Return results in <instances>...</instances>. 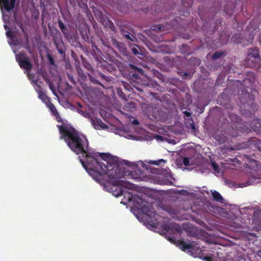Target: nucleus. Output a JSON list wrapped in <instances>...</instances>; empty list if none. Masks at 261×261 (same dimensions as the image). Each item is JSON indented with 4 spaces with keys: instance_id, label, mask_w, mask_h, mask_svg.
<instances>
[{
    "instance_id": "20e7f679",
    "label": "nucleus",
    "mask_w": 261,
    "mask_h": 261,
    "mask_svg": "<svg viewBox=\"0 0 261 261\" xmlns=\"http://www.w3.org/2000/svg\"><path fill=\"white\" fill-rule=\"evenodd\" d=\"M180 249L193 256H195L196 254L199 253L201 250L199 247L197 246V244L194 242L185 243L182 242L179 245Z\"/></svg>"
},
{
    "instance_id": "6ab92c4d",
    "label": "nucleus",
    "mask_w": 261,
    "mask_h": 261,
    "mask_svg": "<svg viewBox=\"0 0 261 261\" xmlns=\"http://www.w3.org/2000/svg\"><path fill=\"white\" fill-rule=\"evenodd\" d=\"M132 50L135 55H137L140 54V53H139L140 50L138 48L133 47V48H132Z\"/></svg>"
},
{
    "instance_id": "7c9ffc66",
    "label": "nucleus",
    "mask_w": 261,
    "mask_h": 261,
    "mask_svg": "<svg viewBox=\"0 0 261 261\" xmlns=\"http://www.w3.org/2000/svg\"><path fill=\"white\" fill-rule=\"evenodd\" d=\"M206 193L207 194H210V192L208 191H206Z\"/></svg>"
},
{
    "instance_id": "2eb2a0df",
    "label": "nucleus",
    "mask_w": 261,
    "mask_h": 261,
    "mask_svg": "<svg viewBox=\"0 0 261 261\" xmlns=\"http://www.w3.org/2000/svg\"><path fill=\"white\" fill-rule=\"evenodd\" d=\"M165 161L163 159L160 160L159 161H150L149 163L154 164L156 165H159L161 163H165Z\"/></svg>"
},
{
    "instance_id": "4be33fe9",
    "label": "nucleus",
    "mask_w": 261,
    "mask_h": 261,
    "mask_svg": "<svg viewBox=\"0 0 261 261\" xmlns=\"http://www.w3.org/2000/svg\"><path fill=\"white\" fill-rule=\"evenodd\" d=\"M128 175H131L132 176L133 178H134V179H138L139 178V177H138V176H134L133 175V173H132V172H131L130 174L128 173Z\"/></svg>"
},
{
    "instance_id": "1a4fd4ad",
    "label": "nucleus",
    "mask_w": 261,
    "mask_h": 261,
    "mask_svg": "<svg viewBox=\"0 0 261 261\" xmlns=\"http://www.w3.org/2000/svg\"><path fill=\"white\" fill-rule=\"evenodd\" d=\"M214 200L223 203V198L221 194L217 191L211 190Z\"/></svg>"
},
{
    "instance_id": "f257e3e1",
    "label": "nucleus",
    "mask_w": 261,
    "mask_h": 261,
    "mask_svg": "<svg viewBox=\"0 0 261 261\" xmlns=\"http://www.w3.org/2000/svg\"><path fill=\"white\" fill-rule=\"evenodd\" d=\"M61 136L69 147L79 156L80 161L88 174L96 181L103 185L104 189L112 193L115 197L124 195L121 203H131L134 208L141 210L150 226L158 227L161 217L155 213L152 204L147 202L138 195L133 196L126 189L134 188V185L123 180L127 175L123 165L133 169L146 166L142 161L130 162L127 160L120 161L118 158L110 153H99L88 148V142L86 137L77 132L70 126L63 124L58 126Z\"/></svg>"
},
{
    "instance_id": "412c9836",
    "label": "nucleus",
    "mask_w": 261,
    "mask_h": 261,
    "mask_svg": "<svg viewBox=\"0 0 261 261\" xmlns=\"http://www.w3.org/2000/svg\"><path fill=\"white\" fill-rule=\"evenodd\" d=\"M59 27L60 28V29L63 30V29H64V25L63 24V23L62 22H59Z\"/></svg>"
},
{
    "instance_id": "393cba45",
    "label": "nucleus",
    "mask_w": 261,
    "mask_h": 261,
    "mask_svg": "<svg viewBox=\"0 0 261 261\" xmlns=\"http://www.w3.org/2000/svg\"><path fill=\"white\" fill-rule=\"evenodd\" d=\"M109 24H110V27L111 28H112V27H113V24H112L111 22H109Z\"/></svg>"
},
{
    "instance_id": "c756f323",
    "label": "nucleus",
    "mask_w": 261,
    "mask_h": 261,
    "mask_svg": "<svg viewBox=\"0 0 261 261\" xmlns=\"http://www.w3.org/2000/svg\"><path fill=\"white\" fill-rule=\"evenodd\" d=\"M4 28H5V29L6 30H7V29H8V27H7V25H6V24H4Z\"/></svg>"
},
{
    "instance_id": "5701e85b",
    "label": "nucleus",
    "mask_w": 261,
    "mask_h": 261,
    "mask_svg": "<svg viewBox=\"0 0 261 261\" xmlns=\"http://www.w3.org/2000/svg\"><path fill=\"white\" fill-rule=\"evenodd\" d=\"M133 124H139V122H138V120H133Z\"/></svg>"
},
{
    "instance_id": "c85d7f7f",
    "label": "nucleus",
    "mask_w": 261,
    "mask_h": 261,
    "mask_svg": "<svg viewBox=\"0 0 261 261\" xmlns=\"http://www.w3.org/2000/svg\"><path fill=\"white\" fill-rule=\"evenodd\" d=\"M50 89L54 92L53 87L51 85H49Z\"/></svg>"
},
{
    "instance_id": "a211bd4d",
    "label": "nucleus",
    "mask_w": 261,
    "mask_h": 261,
    "mask_svg": "<svg viewBox=\"0 0 261 261\" xmlns=\"http://www.w3.org/2000/svg\"><path fill=\"white\" fill-rule=\"evenodd\" d=\"M182 161L184 165L186 166L191 165V164L190 163L189 159L187 158H184L182 160Z\"/></svg>"
},
{
    "instance_id": "b1692460",
    "label": "nucleus",
    "mask_w": 261,
    "mask_h": 261,
    "mask_svg": "<svg viewBox=\"0 0 261 261\" xmlns=\"http://www.w3.org/2000/svg\"><path fill=\"white\" fill-rule=\"evenodd\" d=\"M258 148L261 151V143L258 144Z\"/></svg>"
},
{
    "instance_id": "4468645a",
    "label": "nucleus",
    "mask_w": 261,
    "mask_h": 261,
    "mask_svg": "<svg viewBox=\"0 0 261 261\" xmlns=\"http://www.w3.org/2000/svg\"><path fill=\"white\" fill-rule=\"evenodd\" d=\"M232 211V214L233 215V216L231 217V219L232 220H234L237 218V216L240 213V212L237 208H233Z\"/></svg>"
},
{
    "instance_id": "9b49d317",
    "label": "nucleus",
    "mask_w": 261,
    "mask_h": 261,
    "mask_svg": "<svg viewBox=\"0 0 261 261\" xmlns=\"http://www.w3.org/2000/svg\"><path fill=\"white\" fill-rule=\"evenodd\" d=\"M15 0H0L1 7H14Z\"/></svg>"
},
{
    "instance_id": "7ed1b4c3",
    "label": "nucleus",
    "mask_w": 261,
    "mask_h": 261,
    "mask_svg": "<svg viewBox=\"0 0 261 261\" xmlns=\"http://www.w3.org/2000/svg\"><path fill=\"white\" fill-rule=\"evenodd\" d=\"M28 76L31 81H32V83L34 85V89L35 91L38 94V97L46 105L50 102L49 98L45 95V94L42 91L41 88L40 87V84H41V82H39L37 80H35L33 79L32 75L28 72Z\"/></svg>"
},
{
    "instance_id": "ddd939ff",
    "label": "nucleus",
    "mask_w": 261,
    "mask_h": 261,
    "mask_svg": "<svg viewBox=\"0 0 261 261\" xmlns=\"http://www.w3.org/2000/svg\"><path fill=\"white\" fill-rule=\"evenodd\" d=\"M77 113H79V114H80L81 115H82V116H83L85 118H88L90 119V118H91V117L90 116V115L87 112H84L82 110H81L80 109H77Z\"/></svg>"
},
{
    "instance_id": "f8f14e48",
    "label": "nucleus",
    "mask_w": 261,
    "mask_h": 261,
    "mask_svg": "<svg viewBox=\"0 0 261 261\" xmlns=\"http://www.w3.org/2000/svg\"><path fill=\"white\" fill-rule=\"evenodd\" d=\"M46 106L49 109L50 112L53 115L56 116L58 114L56 108L50 102L46 104Z\"/></svg>"
},
{
    "instance_id": "dca6fc26",
    "label": "nucleus",
    "mask_w": 261,
    "mask_h": 261,
    "mask_svg": "<svg viewBox=\"0 0 261 261\" xmlns=\"http://www.w3.org/2000/svg\"><path fill=\"white\" fill-rule=\"evenodd\" d=\"M222 52L220 51H217L214 54V55L212 56L213 59H217L219 58H220L221 55H222Z\"/></svg>"
},
{
    "instance_id": "bb28decb",
    "label": "nucleus",
    "mask_w": 261,
    "mask_h": 261,
    "mask_svg": "<svg viewBox=\"0 0 261 261\" xmlns=\"http://www.w3.org/2000/svg\"><path fill=\"white\" fill-rule=\"evenodd\" d=\"M252 127L253 128V129L255 130V131H258V129L257 128H255V127H253V126H252Z\"/></svg>"
},
{
    "instance_id": "9d476101",
    "label": "nucleus",
    "mask_w": 261,
    "mask_h": 261,
    "mask_svg": "<svg viewBox=\"0 0 261 261\" xmlns=\"http://www.w3.org/2000/svg\"><path fill=\"white\" fill-rule=\"evenodd\" d=\"M6 35H7V37L9 38V39L8 40V43L10 45H11V46L16 45L17 44V42L16 40L14 39V38L12 35V32H11L10 31H7Z\"/></svg>"
},
{
    "instance_id": "aec40b11",
    "label": "nucleus",
    "mask_w": 261,
    "mask_h": 261,
    "mask_svg": "<svg viewBox=\"0 0 261 261\" xmlns=\"http://www.w3.org/2000/svg\"><path fill=\"white\" fill-rule=\"evenodd\" d=\"M156 140H163V137L160 135H156L154 137Z\"/></svg>"
},
{
    "instance_id": "39448f33",
    "label": "nucleus",
    "mask_w": 261,
    "mask_h": 261,
    "mask_svg": "<svg viewBox=\"0 0 261 261\" xmlns=\"http://www.w3.org/2000/svg\"><path fill=\"white\" fill-rule=\"evenodd\" d=\"M16 60L21 68L26 70H29L32 68V64L25 54L22 53L16 54Z\"/></svg>"
},
{
    "instance_id": "6e6552de",
    "label": "nucleus",
    "mask_w": 261,
    "mask_h": 261,
    "mask_svg": "<svg viewBox=\"0 0 261 261\" xmlns=\"http://www.w3.org/2000/svg\"><path fill=\"white\" fill-rule=\"evenodd\" d=\"M211 167L214 170V174L216 176H220L222 175L223 170L222 168H219L218 165L215 162H211Z\"/></svg>"
},
{
    "instance_id": "2f4dec72",
    "label": "nucleus",
    "mask_w": 261,
    "mask_h": 261,
    "mask_svg": "<svg viewBox=\"0 0 261 261\" xmlns=\"http://www.w3.org/2000/svg\"><path fill=\"white\" fill-rule=\"evenodd\" d=\"M13 51H14V53L16 54V51H15V50L14 49H13Z\"/></svg>"
},
{
    "instance_id": "423d86ee",
    "label": "nucleus",
    "mask_w": 261,
    "mask_h": 261,
    "mask_svg": "<svg viewBox=\"0 0 261 261\" xmlns=\"http://www.w3.org/2000/svg\"><path fill=\"white\" fill-rule=\"evenodd\" d=\"M90 121L93 126L96 129H107L108 127L102 122L100 119L97 118H90Z\"/></svg>"
},
{
    "instance_id": "f03ea898",
    "label": "nucleus",
    "mask_w": 261,
    "mask_h": 261,
    "mask_svg": "<svg viewBox=\"0 0 261 261\" xmlns=\"http://www.w3.org/2000/svg\"><path fill=\"white\" fill-rule=\"evenodd\" d=\"M249 167L254 168L251 173L247 182L244 184H240L237 185L234 182L231 181H226V183L229 187L232 188H244L252 184H256L261 182V165L256 161H253Z\"/></svg>"
},
{
    "instance_id": "a878e982",
    "label": "nucleus",
    "mask_w": 261,
    "mask_h": 261,
    "mask_svg": "<svg viewBox=\"0 0 261 261\" xmlns=\"http://www.w3.org/2000/svg\"><path fill=\"white\" fill-rule=\"evenodd\" d=\"M191 127L193 129H195V125L194 124H191Z\"/></svg>"
},
{
    "instance_id": "cd10ccee",
    "label": "nucleus",
    "mask_w": 261,
    "mask_h": 261,
    "mask_svg": "<svg viewBox=\"0 0 261 261\" xmlns=\"http://www.w3.org/2000/svg\"><path fill=\"white\" fill-rule=\"evenodd\" d=\"M129 137H125L126 138H133V136L132 135H128Z\"/></svg>"
},
{
    "instance_id": "0eeeda50",
    "label": "nucleus",
    "mask_w": 261,
    "mask_h": 261,
    "mask_svg": "<svg viewBox=\"0 0 261 261\" xmlns=\"http://www.w3.org/2000/svg\"><path fill=\"white\" fill-rule=\"evenodd\" d=\"M251 58H254L256 61H259V56L257 48H254L250 50L248 54V58L250 59Z\"/></svg>"
},
{
    "instance_id": "f3484780",
    "label": "nucleus",
    "mask_w": 261,
    "mask_h": 261,
    "mask_svg": "<svg viewBox=\"0 0 261 261\" xmlns=\"http://www.w3.org/2000/svg\"><path fill=\"white\" fill-rule=\"evenodd\" d=\"M124 36L128 39H129L132 41H134V39L135 38L134 37L130 35V34H129L128 33H125V34H124Z\"/></svg>"
}]
</instances>
